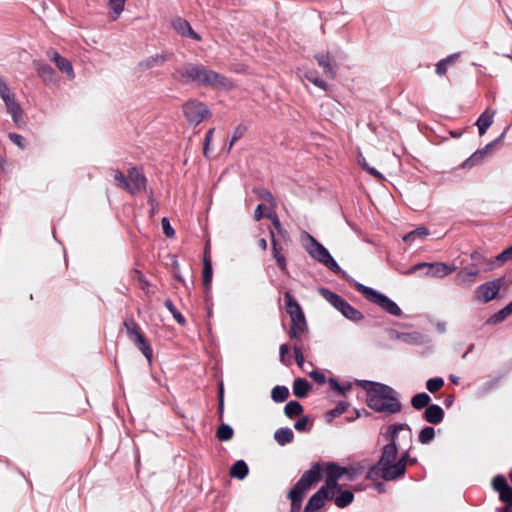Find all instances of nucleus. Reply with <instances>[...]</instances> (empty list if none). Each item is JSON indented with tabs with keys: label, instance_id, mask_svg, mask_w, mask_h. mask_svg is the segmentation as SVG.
Returning <instances> with one entry per match:
<instances>
[{
	"label": "nucleus",
	"instance_id": "a18cd8bd",
	"mask_svg": "<svg viewBox=\"0 0 512 512\" xmlns=\"http://www.w3.org/2000/svg\"><path fill=\"white\" fill-rule=\"evenodd\" d=\"M273 256H274L278 266L283 271H285L286 270V259H285V257L282 254H280V252L278 251L274 241H273Z\"/></svg>",
	"mask_w": 512,
	"mask_h": 512
},
{
	"label": "nucleus",
	"instance_id": "c85d7f7f",
	"mask_svg": "<svg viewBox=\"0 0 512 512\" xmlns=\"http://www.w3.org/2000/svg\"><path fill=\"white\" fill-rule=\"evenodd\" d=\"M230 474L235 478L244 479L248 474L247 464L242 460L235 462L231 467Z\"/></svg>",
	"mask_w": 512,
	"mask_h": 512
},
{
	"label": "nucleus",
	"instance_id": "680f3d73",
	"mask_svg": "<svg viewBox=\"0 0 512 512\" xmlns=\"http://www.w3.org/2000/svg\"><path fill=\"white\" fill-rule=\"evenodd\" d=\"M223 386L222 384L220 385V389H219V408H220V411L223 410Z\"/></svg>",
	"mask_w": 512,
	"mask_h": 512
},
{
	"label": "nucleus",
	"instance_id": "e2e57ef3",
	"mask_svg": "<svg viewBox=\"0 0 512 512\" xmlns=\"http://www.w3.org/2000/svg\"><path fill=\"white\" fill-rule=\"evenodd\" d=\"M268 217L272 220L274 226L279 229L280 228V222L278 218L274 214H269Z\"/></svg>",
	"mask_w": 512,
	"mask_h": 512
},
{
	"label": "nucleus",
	"instance_id": "f8f14e48",
	"mask_svg": "<svg viewBox=\"0 0 512 512\" xmlns=\"http://www.w3.org/2000/svg\"><path fill=\"white\" fill-rule=\"evenodd\" d=\"M203 66L187 63L174 69L172 78L182 84H193L198 86Z\"/></svg>",
	"mask_w": 512,
	"mask_h": 512
},
{
	"label": "nucleus",
	"instance_id": "4be33fe9",
	"mask_svg": "<svg viewBox=\"0 0 512 512\" xmlns=\"http://www.w3.org/2000/svg\"><path fill=\"white\" fill-rule=\"evenodd\" d=\"M35 68L38 76L43 80L46 84H55L58 82V78L54 70L47 64L36 62Z\"/></svg>",
	"mask_w": 512,
	"mask_h": 512
},
{
	"label": "nucleus",
	"instance_id": "7c9ffc66",
	"mask_svg": "<svg viewBox=\"0 0 512 512\" xmlns=\"http://www.w3.org/2000/svg\"><path fill=\"white\" fill-rule=\"evenodd\" d=\"M428 236V230L426 228H418L403 237L405 242L413 244L417 240H423Z\"/></svg>",
	"mask_w": 512,
	"mask_h": 512
},
{
	"label": "nucleus",
	"instance_id": "72a5a7b5",
	"mask_svg": "<svg viewBox=\"0 0 512 512\" xmlns=\"http://www.w3.org/2000/svg\"><path fill=\"white\" fill-rule=\"evenodd\" d=\"M430 397L426 393H419L412 398V406L415 409H422L428 405Z\"/></svg>",
	"mask_w": 512,
	"mask_h": 512
},
{
	"label": "nucleus",
	"instance_id": "4d7b16f0",
	"mask_svg": "<svg viewBox=\"0 0 512 512\" xmlns=\"http://www.w3.org/2000/svg\"><path fill=\"white\" fill-rule=\"evenodd\" d=\"M310 377L313 378L318 383H324L325 382V376L323 373L319 371H313L310 373Z\"/></svg>",
	"mask_w": 512,
	"mask_h": 512
},
{
	"label": "nucleus",
	"instance_id": "cd10ccee",
	"mask_svg": "<svg viewBox=\"0 0 512 512\" xmlns=\"http://www.w3.org/2000/svg\"><path fill=\"white\" fill-rule=\"evenodd\" d=\"M311 389L310 384L303 378H297L293 384V394L296 397H305Z\"/></svg>",
	"mask_w": 512,
	"mask_h": 512
},
{
	"label": "nucleus",
	"instance_id": "20e7f679",
	"mask_svg": "<svg viewBox=\"0 0 512 512\" xmlns=\"http://www.w3.org/2000/svg\"><path fill=\"white\" fill-rule=\"evenodd\" d=\"M324 474L326 475V465L321 466L315 464L302 475L300 480L289 492L292 512H298L300 510L303 496Z\"/></svg>",
	"mask_w": 512,
	"mask_h": 512
},
{
	"label": "nucleus",
	"instance_id": "c756f323",
	"mask_svg": "<svg viewBox=\"0 0 512 512\" xmlns=\"http://www.w3.org/2000/svg\"><path fill=\"white\" fill-rule=\"evenodd\" d=\"M293 432L289 428H281L278 429L275 434L274 438L280 445H285L287 443H290L293 440Z\"/></svg>",
	"mask_w": 512,
	"mask_h": 512
},
{
	"label": "nucleus",
	"instance_id": "bb28decb",
	"mask_svg": "<svg viewBox=\"0 0 512 512\" xmlns=\"http://www.w3.org/2000/svg\"><path fill=\"white\" fill-rule=\"evenodd\" d=\"M494 111L486 110L477 120L479 134L483 135L493 122Z\"/></svg>",
	"mask_w": 512,
	"mask_h": 512
},
{
	"label": "nucleus",
	"instance_id": "c9c22d12",
	"mask_svg": "<svg viewBox=\"0 0 512 512\" xmlns=\"http://www.w3.org/2000/svg\"><path fill=\"white\" fill-rule=\"evenodd\" d=\"M212 280V265L210 260L205 257L204 258V267H203V283L206 288H209Z\"/></svg>",
	"mask_w": 512,
	"mask_h": 512
},
{
	"label": "nucleus",
	"instance_id": "5fc2aeb1",
	"mask_svg": "<svg viewBox=\"0 0 512 512\" xmlns=\"http://www.w3.org/2000/svg\"><path fill=\"white\" fill-rule=\"evenodd\" d=\"M167 60H168L167 55H165V54H157L154 57H152L150 61L154 65H161V64L165 63Z\"/></svg>",
	"mask_w": 512,
	"mask_h": 512
},
{
	"label": "nucleus",
	"instance_id": "f257e3e1",
	"mask_svg": "<svg viewBox=\"0 0 512 512\" xmlns=\"http://www.w3.org/2000/svg\"><path fill=\"white\" fill-rule=\"evenodd\" d=\"M353 468L340 467L334 464L326 465L325 486L321 487L308 501L305 512H316L323 507L325 500L339 491V482L352 481L356 477Z\"/></svg>",
	"mask_w": 512,
	"mask_h": 512
},
{
	"label": "nucleus",
	"instance_id": "9d476101",
	"mask_svg": "<svg viewBox=\"0 0 512 512\" xmlns=\"http://www.w3.org/2000/svg\"><path fill=\"white\" fill-rule=\"evenodd\" d=\"M357 289L366 296L370 301L376 303L382 309L394 316L401 315L399 306L387 296L369 288L362 284H357Z\"/></svg>",
	"mask_w": 512,
	"mask_h": 512
},
{
	"label": "nucleus",
	"instance_id": "ea45409f",
	"mask_svg": "<svg viewBox=\"0 0 512 512\" xmlns=\"http://www.w3.org/2000/svg\"><path fill=\"white\" fill-rule=\"evenodd\" d=\"M443 384H444L443 379L437 377V378L429 379L426 383V387L431 393H435L442 388Z\"/></svg>",
	"mask_w": 512,
	"mask_h": 512
},
{
	"label": "nucleus",
	"instance_id": "423d86ee",
	"mask_svg": "<svg viewBox=\"0 0 512 512\" xmlns=\"http://www.w3.org/2000/svg\"><path fill=\"white\" fill-rule=\"evenodd\" d=\"M286 311L291 318L290 336L292 338H299L307 330V323L299 303L291 296L290 293H285Z\"/></svg>",
	"mask_w": 512,
	"mask_h": 512
},
{
	"label": "nucleus",
	"instance_id": "0e129e2a",
	"mask_svg": "<svg viewBox=\"0 0 512 512\" xmlns=\"http://www.w3.org/2000/svg\"><path fill=\"white\" fill-rule=\"evenodd\" d=\"M240 136H241V133L238 132V131H235V133H234V135L232 137L230 146H232L234 144V142H236L239 139Z\"/></svg>",
	"mask_w": 512,
	"mask_h": 512
},
{
	"label": "nucleus",
	"instance_id": "37998d69",
	"mask_svg": "<svg viewBox=\"0 0 512 512\" xmlns=\"http://www.w3.org/2000/svg\"><path fill=\"white\" fill-rule=\"evenodd\" d=\"M114 181L118 187L128 189V176L126 177L120 171H115L113 174Z\"/></svg>",
	"mask_w": 512,
	"mask_h": 512
},
{
	"label": "nucleus",
	"instance_id": "b1692460",
	"mask_svg": "<svg viewBox=\"0 0 512 512\" xmlns=\"http://www.w3.org/2000/svg\"><path fill=\"white\" fill-rule=\"evenodd\" d=\"M300 71L302 72L303 77L311 82L314 86L322 90H326L328 88L327 82L319 76L315 69L303 66Z\"/></svg>",
	"mask_w": 512,
	"mask_h": 512
},
{
	"label": "nucleus",
	"instance_id": "8fccbe9b",
	"mask_svg": "<svg viewBox=\"0 0 512 512\" xmlns=\"http://www.w3.org/2000/svg\"><path fill=\"white\" fill-rule=\"evenodd\" d=\"M161 226H162V230H163V233L167 236V237H173L174 234H175V231L174 229L171 227L170 225V222L167 218H163L161 220Z\"/></svg>",
	"mask_w": 512,
	"mask_h": 512
},
{
	"label": "nucleus",
	"instance_id": "aec40b11",
	"mask_svg": "<svg viewBox=\"0 0 512 512\" xmlns=\"http://www.w3.org/2000/svg\"><path fill=\"white\" fill-rule=\"evenodd\" d=\"M145 187V178L135 168L129 170L128 174V191L131 193L141 192Z\"/></svg>",
	"mask_w": 512,
	"mask_h": 512
},
{
	"label": "nucleus",
	"instance_id": "3c124183",
	"mask_svg": "<svg viewBox=\"0 0 512 512\" xmlns=\"http://www.w3.org/2000/svg\"><path fill=\"white\" fill-rule=\"evenodd\" d=\"M294 427L297 431H301V432L307 431L308 427H309V418L302 417L301 419H299L298 421L295 422Z\"/></svg>",
	"mask_w": 512,
	"mask_h": 512
},
{
	"label": "nucleus",
	"instance_id": "6e6d98bb",
	"mask_svg": "<svg viewBox=\"0 0 512 512\" xmlns=\"http://www.w3.org/2000/svg\"><path fill=\"white\" fill-rule=\"evenodd\" d=\"M9 138L11 141L20 148H24V139L19 134H10Z\"/></svg>",
	"mask_w": 512,
	"mask_h": 512
},
{
	"label": "nucleus",
	"instance_id": "1a4fd4ad",
	"mask_svg": "<svg viewBox=\"0 0 512 512\" xmlns=\"http://www.w3.org/2000/svg\"><path fill=\"white\" fill-rule=\"evenodd\" d=\"M183 113L189 124L197 126L211 116L208 106L197 100H189L183 105Z\"/></svg>",
	"mask_w": 512,
	"mask_h": 512
},
{
	"label": "nucleus",
	"instance_id": "e433bc0d",
	"mask_svg": "<svg viewBox=\"0 0 512 512\" xmlns=\"http://www.w3.org/2000/svg\"><path fill=\"white\" fill-rule=\"evenodd\" d=\"M353 498H354V496H353L352 492L343 491L338 497H336L335 504L338 507L343 508V507L347 506L348 504H350L353 501Z\"/></svg>",
	"mask_w": 512,
	"mask_h": 512
},
{
	"label": "nucleus",
	"instance_id": "09e8293b",
	"mask_svg": "<svg viewBox=\"0 0 512 512\" xmlns=\"http://www.w3.org/2000/svg\"><path fill=\"white\" fill-rule=\"evenodd\" d=\"M452 62H453L452 58H447V59L440 61L436 65V73L438 75H444L447 70L448 65H450Z\"/></svg>",
	"mask_w": 512,
	"mask_h": 512
},
{
	"label": "nucleus",
	"instance_id": "864d4df0",
	"mask_svg": "<svg viewBox=\"0 0 512 512\" xmlns=\"http://www.w3.org/2000/svg\"><path fill=\"white\" fill-rule=\"evenodd\" d=\"M477 275V271H462L460 273L461 280L465 281H473V278Z\"/></svg>",
	"mask_w": 512,
	"mask_h": 512
},
{
	"label": "nucleus",
	"instance_id": "4c0bfd02",
	"mask_svg": "<svg viewBox=\"0 0 512 512\" xmlns=\"http://www.w3.org/2000/svg\"><path fill=\"white\" fill-rule=\"evenodd\" d=\"M232 436L233 429L227 424H222L217 430V437L221 441H228L232 438Z\"/></svg>",
	"mask_w": 512,
	"mask_h": 512
},
{
	"label": "nucleus",
	"instance_id": "a19ab883",
	"mask_svg": "<svg viewBox=\"0 0 512 512\" xmlns=\"http://www.w3.org/2000/svg\"><path fill=\"white\" fill-rule=\"evenodd\" d=\"M358 163H359V165L362 166L363 169H365L371 175H373V176H375L377 178H380V179L383 178L382 174L380 172H378L375 168L370 167L368 165L366 159L364 157H362L361 155L358 158Z\"/></svg>",
	"mask_w": 512,
	"mask_h": 512
},
{
	"label": "nucleus",
	"instance_id": "a878e982",
	"mask_svg": "<svg viewBox=\"0 0 512 512\" xmlns=\"http://www.w3.org/2000/svg\"><path fill=\"white\" fill-rule=\"evenodd\" d=\"M444 411L438 405H430L425 410V419L431 424H438L443 420Z\"/></svg>",
	"mask_w": 512,
	"mask_h": 512
},
{
	"label": "nucleus",
	"instance_id": "412c9836",
	"mask_svg": "<svg viewBox=\"0 0 512 512\" xmlns=\"http://www.w3.org/2000/svg\"><path fill=\"white\" fill-rule=\"evenodd\" d=\"M131 340L138 346L149 362L152 359V349L143 336L134 328L129 329Z\"/></svg>",
	"mask_w": 512,
	"mask_h": 512
},
{
	"label": "nucleus",
	"instance_id": "052dcab7",
	"mask_svg": "<svg viewBox=\"0 0 512 512\" xmlns=\"http://www.w3.org/2000/svg\"><path fill=\"white\" fill-rule=\"evenodd\" d=\"M263 217V206L258 205L255 212H254V219L260 220Z\"/></svg>",
	"mask_w": 512,
	"mask_h": 512
},
{
	"label": "nucleus",
	"instance_id": "bf43d9fd",
	"mask_svg": "<svg viewBox=\"0 0 512 512\" xmlns=\"http://www.w3.org/2000/svg\"><path fill=\"white\" fill-rule=\"evenodd\" d=\"M289 347L286 344H282L279 348L281 361L284 362V357L288 353Z\"/></svg>",
	"mask_w": 512,
	"mask_h": 512
},
{
	"label": "nucleus",
	"instance_id": "774afa93",
	"mask_svg": "<svg viewBox=\"0 0 512 512\" xmlns=\"http://www.w3.org/2000/svg\"><path fill=\"white\" fill-rule=\"evenodd\" d=\"M449 379H450V381H451L452 383H454V384H458V383H459V377H458V376H456V375H453V374H452V375H450V376H449Z\"/></svg>",
	"mask_w": 512,
	"mask_h": 512
},
{
	"label": "nucleus",
	"instance_id": "f03ea898",
	"mask_svg": "<svg viewBox=\"0 0 512 512\" xmlns=\"http://www.w3.org/2000/svg\"><path fill=\"white\" fill-rule=\"evenodd\" d=\"M357 384L366 391V402L372 410L386 415L394 414L401 410L397 394L391 387L366 380H359Z\"/></svg>",
	"mask_w": 512,
	"mask_h": 512
},
{
	"label": "nucleus",
	"instance_id": "f3484780",
	"mask_svg": "<svg viewBox=\"0 0 512 512\" xmlns=\"http://www.w3.org/2000/svg\"><path fill=\"white\" fill-rule=\"evenodd\" d=\"M51 62L63 73L69 80L75 79V72L72 63L56 51L49 52Z\"/></svg>",
	"mask_w": 512,
	"mask_h": 512
},
{
	"label": "nucleus",
	"instance_id": "69168bd1",
	"mask_svg": "<svg viewBox=\"0 0 512 512\" xmlns=\"http://www.w3.org/2000/svg\"><path fill=\"white\" fill-rule=\"evenodd\" d=\"M212 134H213V131H212V130H210V131L207 133V135H206V137H205V144H206V145H209V143L211 142V140H212Z\"/></svg>",
	"mask_w": 512,
	"mask_h": 512
},
{
	"label": "nucleus",
	"instance_id": "5701e85b",
	"mask_svg": "<svg viewBox=\"0 0 512 512\" xmlns=\"http://www.w3.org/2000/svg\"><path fill=\"white\" fill-rule=\"evenodd\" d=\"M496 141L489 143L483 149L476 151L473 153L466 161L462 163L463 168H471L475 165H478L483 161L485 156L491 151V149L495 146Z\"/></svg>",
	"mask_w": 512,
	"mask_h": 512
},
{
	"label": "nucleus",
	"instance_id": "58836bf2",
	"mask_svg": "<svg viewBox=\"0 0 512 512\" xmlns=\"http://www.w3.org/2000/svg\"><path fill=\"white\" fill-rule=\"evenodd\" d=\"M434 436V429L432 427H425L420 431L418 439L422 444H427L433 440Z\"/></svg>",
	"mask_w": 512,
	"mask_h": 512
},
{
	"label": "nucleus",
	"instance_id": "393cba45",
	"mask_svg": "<svg viewBox=\"0 0 512 512\" xmlns=\"http://www.w3.org/2000/svg\"><path fill=\"white\" fill-rule=\"evenodd\" d=\"M397 339H399L403 343L411 345H420L428 341L427 337L419 332L398 334Z\"/></svg>",
	"mask_w": 512,
	"mask_h": 512
},
{
	"label": "nucleus",
	"instance_id": "a211bd4d",
	"mask_svg": "<svg viewBox=\"0 0 512 512\" xmlns=\"http://www.w3.org/2000/svg\"><path fill=\"white\" fill-rule=\"evenodd\" d=\"M172 28L182 37L188 38L196 42L201 41V36L193 30L191 25L186 20L182 18H177L173 20Z\"/></svg>",
	"mask_w": 512,
	"mask_h": 512
},
{
	"label": "nucleus",
	"instance_id": "6e6552de",
	"mask_svg": "<svg viewBox=\"0 0 512 512\" xmlns=\"http://www.w3.org/2000/svg\"><path fill=\"white\" fill-rule=\"evenodd\" d=\"M319 293L347 319L352 321H359L362 319V314L339 295L326 288H320Z\"/></svg>",
	"mask_w": 512,
	"mask_h": 512
},
{
	"label": "nucleus",
	"instance_id": "dca6fc26",
	"mask_svg": "<svg viewBox=\"0 0 512 512\" xmlns=\"http://www.w3.org/2000/svg\"><path fill=\"white\" fill-rule=\"evenodd\" d=\"M315 60L327 78H334L336 74V63L333 55L328 51H322L315 55Z\"/></svg>",
	"mask_w": 512,
	"mask_h": 512
},
{
	"label": "nucleus",
	"instance_id": "338daca9",
	"mask_svg": "<svg viewBox=\"0 0 512 512\" xmlns=\"http://www.w3.org/2000/svg\"><path fill=\"white\" fill-rule=\"evenodd\" d=\"M259 246L263 249V250H266L267 248V242L265 239H260L259 242H258Z\"/></svg>",
	"mask_w": 512,
	"mask_h": 512
},
{
	"label": "nucleus",
	"instance_id": "39448f33",
	"mask_svg": "<svg viewBox=\"0 0 512 512\" xmlns=\"http://www.w3.org/2000/svg\"><path fill=\"white\" fill-rule=\"evenodd\" d=\"M384 438L387 441L385 446H393L400 452H409L413 442L412 430L407 424L388 426Z\"/></svg>",
	"mask_w": 512,
	"mask_h": 512
},
{
	"label": "nucleus",
	"instance_id": "2eb2a0df",
	"mask_svg": "<svg viewBox=\"0 0 512 512\" xmlns=\"http://www.w3.org/2000/svg\"><path fill=\"white\" fill-rule=\"evenodd\" d=\"M2 100L5 103L8 113L11 114L12 119L16 125H21L23 121V112L19 104L16 102L15 97L7 88L2 87Z\"/></svg>",
	"mask_w": 512,
	"mask_h": 512
},
{
	"label": "nucleus",
	"instance_id": "c03bdc74",
	"mask_svg": "<svg viewBox=\"0 0 512 512\" xmlns=\"http://www.w3.org/2000/svg\"><path fill=\"white\" fill-rule=\"evenodd\" d=\"M512 313V302L509 303L506 307L500 310L497 314L494 315V322L503 321L506 317H508Z\"/></svg>",
	"mask_w": 512,
	"mask_h": 512
},
{
	"label": "nucleus",
	"instance_id": "4468645a",
	"mask_svg": "<svg viewBox=\"0 0 512 512\" xmlns=\"http://www.w3.org/2000/svg\"><path fill=\"white\" fill-rule=\"evenodd\" d=\"M504 284V279L498 278L480 285L475 291V299L487 303L495 299Z\"/></svg>",
	"mask_w": 512,
	"mask_h": 512
},
{
	"label": "nucleus",
	"instance_id": "49530a36",
	"mask_svg": "<svg viewBox=\"0 0 512 512\" xmlns=\"http://www.w3.org/2000/svg\"><path fill=\"white\" fill-rule=\"evenodd\" d=\"M346 409H347L346 403H343V402L339 403L335 409H333L327 413L328 420L331 421L334 417L344 413L346 411Z\"/></svg>",
	"mask_w": 512,
	"mask_h": 512
},
{
	"label": "nucleus",
	"instance_id": "9b49d317",
	"mask_svg": "<svg viewBox=\"0 0 512 512\" xmlns=\"http://www.w3.org/2000/svg\"><path fill=\"white\" fill-rule=\"evenodd\" d=\"M198 86L230 91L235 88L234 83L227 77L203 67Z\"/></svg>",
	"mask_w": 512,
	"mask_h": 512
},
{
	"label": "nucleus",
	"instance_id": "473e14b6",
	"mask_svg": "<svg viewBox=\"0 0 512 512\" xmlns=\"http://www.w3.org/2000/svg\"><path fill=\"white\" fill-rule=\"evenodd\" d=\"M289 396V390L285 386H276L272 389L271 398L275 402H283Z\"/></svg>",
	"mask_w": 512,
	"mask_h": 512
},
{
	"label": "nucleus",
	"instance_id": "de8ad7c7",
	"mask_svg": "<svg viewBox=\"0 0 512 512\" xmlns=\"http://www.w3.org/2000/svg\"><path fill=\"white\" fill-rule=\"evenodd\" d=\"M165 305L168 308V310L172 313V315L175 318V320L179 324L183 325L185 323V320H184L183 316L173 306L172 302L171 301H166Z\"/></svg>",
	"mask_w": 512,
	"mask_h": 512
},
{
	"label": "nucleus",
	"instance_id": "ddd939ff",
	"mask_svg": "<svg viewBox=\"0 0 512 512\" xmlns=\"http://www.w3.org/2000/svg\"><path fill=\"white\" fill-rule=\"evenodd\" d=\"M420 269H425V275L428 277L442 278L452 273L455 268L443 263H419L411 267L406 274H413Z\"/></svg>",
	"mask_w": 512,
	"mask_h": 512
},
{
	"label": "nucleus",
	"instance_id": "0eeeda50",
	"mask_svg": "<svg viewBox=\"0 0 512 512\" xmlns=\"http://www.w3.org/2000/svg\"><path fill=\"white\" fill-rule=\"evenodd\" d=\"M304 247L311 257L320 263H323L330 270L339 272L340 267L330 255L329 251L312 236L306 235L304 239Z\"/></svg>",
	"mask_w": 512,
	"mask_h": 512
},
{
	"label": "nucleus",
	"instance_id": "603ef678",
	"mask_svg": "<svg viewBox=\"0 0 512 512\" xmlns=\"http://www.w3.org/2000/svg\"><path fill=\"white\" fill-rule=\"evenodd\" d=\"M511 258H512V246L509 247L508 249L504 250L502 253H500L497 256V260L500 262H505Z\"/></svg>",
	"mask_w": 512,
	"mask_h": 512
},
{
	"label": "nucleus",
	"instance_id": "13d9d810",
	"mask_svg": "<svg viewBox=\"0 0 512 512\" xmlns=\"http://www.w3.org/2000/svg\"><path fill=\"white\" fill-rule=\"evenodd\" d=\"M295 358L298 366L302 367L304 363V357L298 349H295Z\"/></svg>",
	"mask_w": 512,
	"mask_h": 512
},
{
	"label": "nucleus",
	"instance_id": "79ce46f5",
	"mask_svg": "<svg viewBox=\"0 0 512 512\" xmlns=\"http://www.w3.org/2000/svg\"><path fill=\"white\" fill-rule=\"evenodd\" d=\"M125 2H126V0H110V2H109L110 8H111L112 12L114 13L115 18L118 17L122 13V11L124 9Z\"/></svg>",
	"mask_w": 512,
	"mask_h": 512
},
{
	"label": "nucleus",
	"instance_id": "2f4dec72",
	"mask_svg": "<svg viewBox=\"0 0 512 512\" xmlns=\"http://www.w3.org/2000/svg\"><path fill=\"white\" fill-rule=\"evenodd\" d=\"M303 408L300 403L297 401H290L286 404L284 408V413L287 417L293 418L295 416H298L302 413Z\"/></svg>",
	"mask_w": 512,
	"mask_h": 512
},
{
	"label": "nucleus",
	"instance_id": "7ed1b4c3",
	"mask_svg": "<svg viewBox=\"0 0 512 512\" xmlns=\"http://www.w3.org/2000/svg\"><path fill=\"white\" fill-rule=\"evenodd\" d=\"M408 458L409 452H400L393 446H384L382 456L371 469L369 477H381L385 480L401 477L405 473Z\"/></svg>",
	"mask_w": 512,
	"mask_h": 512
},
{
	"label": "nucleus",
	"instance_id": "f704fd0d",
	"mask_svg": "<svg viewBox=\"0 0 512 512\" xmlns=\"http://www.w3.org/2000/svg\"><path fill=\"white\" fill-rule=\"evenodd\" d=\"M329 384L339 395H345L352 388V384L350 382L340 384L334 379H330Z\"/></svg>",
	"mask_w": 512,
	"mask_h": 512
},
{
	"label": "nucleus",
	"instance_id": "6ab92c4d",
	"mask_svg": "<svg viewBox=\"0 0 512 512\" xmlns=\"http://www.w3.org/2000/svg\"><path fill=\"white\" fill-rule=\"evenodd\" d=\"M493 488L499 493L500 499L506 503H512V487L507 484L503 476H496L492 482Z\"/></svg>",
	"mask_w": 512,
	"mask_h": 512
}]
</instances>
